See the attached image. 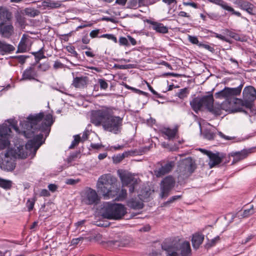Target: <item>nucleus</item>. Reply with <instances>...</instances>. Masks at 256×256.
Returning a JSON list of instances; mask_svg holds the SVG:
<instances>
[{
  "mask_svg": "<svg viewBox=\"0 0 256 256\" xmlns=\"http://www.w3.org/2000/svg\"><path fill=\"white\" fill-rule=\"evenodd\" d=\"M54 122L52 114H48L44 115V112H41L30 114L26 120L20 121V125L23 129L22 132L14 124L9 126L11 128H12L17 133L26 138L34 137L32 140L28 141V145H38V146H40L42 144L43 134L42 132L48 134Z\"/></svg>",
  "mask_w": 256,
  "mask_h": 256,
  "instance_id": "obj_1",
  "label": "nucleus"
},
{
  "mask_svg": "<svg viewBox=\"0 0 256 256\" xmlns=\"http://www.w3.org/2000/svg\"><path fill=\"white\" fill-rule=\"evenodd\" d=\"M91 122L96 126H102L104 130L116 134L121 132L123 118L114 116L110 108H106L92 112Z\"/></svg>",
  "mask_w": 256,
  "mask_h": 256,
  "instance_id": "obj_2",
  "label": "nucleus"
},
{
  "mask_svg": "<svg viewBox=\"0 0 256 256\" xmlns=\"http://www.w3.org/2000/svg\"><path fill=\"white\" fill-rule=\"evenodd\" d=\"M166 256H190L192 249L190 243L178 238L165 239L161 244Z\"/></svg>",
  "mask_w": 256,
  "mask_h": 256,
  "instance_id": "obj_3",
  "label": "nucleus"
},
{
  "mask_svg": "<svg viewBox=\"0 0 256 256\" xmlns=\"http://www.w3.org/2000/svg\"><path fill=\"white\" fill-rule=\"evenodd\" d=\"M116 179L110 174L101 176L96 183L98 190L103 196L104 199L114 198L118 193L116 185Z\"/></svg>",
  "mask_w": 256,
  "mask_h": 256,
  "instance_id": "obj_4",
  "label": "nucleus"
},
{
  "mask_svg": "<svg viewBox=\"0 0 256 256\" xmlns=\"http://www.w3.org/2000/svg\"><path fill=\"white\" fill-rule=\"evenodd\" d=\"M243 99L235 98L234 99V104L232 106V111L234 112H242L246 114V112L243 110L244 106L248 108H251L253 102L256 99V90L252 86H248L244 88L243 92Z\"/></svg>",
  "mask_w": 256,
  "mask_h": 256,
  "instance_id": "obj_5",
  "label": "nucleus"
},
{
  "mask_svg": "<svg viewBox=\"0 0 256 256\" xmlns=\"http://www.w3.org/2000/svg\"><path fill=\"white\" fill-rule=\"evenodd\" d=\"M126 214V208L120 204H109L103 212L104 218L109 220H120Z\"/></svg>",
  "mask_w": 256,
  "mask_h": 256,
  "instance_id": "obj_6",
  "label": "nucleus"
},
{
  "mask_svg": "<svg viewBox=\"0 0 256 256\" xmlns=\"http://www.w3.org/2000/svg\"><path fill=\"white\" fill-rule=\"evenodd\" d=\"M214 101L212 94L204 96L202 97L197 96L194 98L190 102V106L192 110L196 113L203 108L208 109L210 104Z\"/></svg>",
  "mask_w": 256,
  "mask_h": 256,
  "instance_id": "obj_7",
  "label": "nucleus"
},
{
  "mask_svg": "<svg viewBox=\"0 0 256 256\" xmlns=\"http://www.w3.org/2000/svg\"><path fill=\"white\" fill-rule=\"evenodd\" d=\"M14 159L12 150L2 152L0 154V168L6 171L12 170L16 166Z\"/></svg>",
  "mask_w": 256,
  "mask_h": 256,
  "instance_id": "obj_8",
  "label": "nucleus"
},
{
  "mask_svg": "<svg viewBox=\"0 0 256 256\" xmlns=\"http://www.w3.org/2000/svg\"><path fill=\"white\" fill-rule=\"evenodd\" d=\"M118 174L122 186L129 187V192L132 193L138 183L139 179L134 177L130 173L125 170H118Z\"/></svg>",
  "mask_w": 256,
  "mask_h": 256,
  "instance_id": "obj_9",
  "label": "nucleus"
},
{
  "mask_svg": "<svg viewBox=\"0 0 256 256\" xmlns=\"http://www.w3.org/2000/svg\"><path fill=\"white\" fill-rule=\"evenodd\" d=\"M196 168L194 161L191 158H188L183 160L178 167V170L180 175L184 178L190 176Z\"/></svg>",
  "mask_w": 256,
  "mask_h": 256,
  "instance_id": "obj_10",
  "label": "nucleus"
},
{
  "mask_svg": "<svg viewBox=\"0 0 256 256\" xmlns=\"http://www.w3.org/2000/svg\"><path fill=\"white\" fill-rule=\"evenodd\" d=\"M242 87L243 84H240L237 88H235L226 87L222 90L216 92L215 96L216 98H232L238 96L240 94Z\"/></svg>",
  "mask_w": 256,
  "mask_h": 256,
  "instance_id": "obj_11",
  "label": "nucleus"
},
{
  "mask_svg": "<svg viewBox=\"0 0 256 256\" xmlns=\"http://www.w3.org/2000/svg\"><path fill=\"white\" fill-rule=\"evenodd\" d=\"M12 130L6 124L0 126V150L4 149L10 144Z\"/></svg>",
  "mask_w": 256,
  "mask_h": 256,
  "instance_id": "obj_12",
  "label": "nucleus"
},
{
  "mask_svg": "<svg viewBox=\"0 0 256 256\" xmlns=\"http://www.w3.org/2000/svg\"><path fill=\"white\" fill-rule=\"evenodd\" d=\"M161 183L160 196L164 198L168 197L169 195L170 192L174 186L175 180L172 176H169L164 178Z\"/></svg>",
  "mask_w": 256,
  "mask_h": 256,
  "instance_id": "obj_13",
  "label": "nucleus"
},
{
  "mask_svg": "<svg viewBox=\"0 0 256 256\" xmlns=\"http://www.w3.org/2000/svg\"><path fill=\"white\" fill-rule=\"evenodd\" d=\"M238 7L245 10L250 15L256 14V6L248 1L245 0H235L234 2Z\"/></svg>",
  "mask_w": 256,
  "mask_h": 256,
  "instance_id": "obj_14",
  "label": "nucleus"
},
{
  "mask_svg": "<svg viewBox=\"0 0 256 256\" xmlns=\"http://www.w3.org/2000/svg\"><path fill=\"white\" fill-rule=\"evenodd\" d=\"M99 201L98 196L95 190L89 188L86 190L82 202L86 204H97Z\"/></svg>",
  "mask_w": 256,
  "mask_h": 256,
  "instance_id": "obj_15",
  "label": "nucleus"
},
{
  "mask_svg": "<svg viewBox=\"0 0 256 256\" xmlns=\"http://www.w3.org/2000/svg\"><path fill=\"white\" fill-rule=\"evenodd\" d=\"M175 163L173 161L168 162L164 164H162L161 167L154 170L157 178L162 177L169 173L174 166Z\"/></svg>",
  "mask_w": 256,
  "mask_h": 256,
  "instance_id": "obj_16",
  "label": "nucleus"
},
{
  "mask_svg": "<svg viewBox=\"0 0 256 256\" xmlns=\"http://www.w3.org/2000/svg\"><path fill=\"white\" fill-rule=\"evenodd\" d=\"M146 22L150 24V28L155 30L156 32L165 34L168 32V28L162 23L150 20H148Z\"/></svg>",
  "mask_w": 256,
  "mask_h": 256,
  "instance_id": "obj_17",
  "label": "nucleus"
},
{
  "mask_svg": "<svg viewBox=\"0 0 256 256\" xmlns=\"http://www.w3.org/2000/svg\"><path fill=\"white\" fill-rule=\"evenodd\" d=\"M14 32V27L12 22L0 24V34L2 37L10 38Z\"/></svg>",
  "mask_w": 256,
  "mask_h": 256,
  "instance_id": "obj_18",
  "label": "nucleus"
},
{
  "mask_svg": "<svg viewBox=\"0 0 256 256\" xmlns=\"http://www.w3.org/2000/svg\"><path fill=\"white\" fill-rule=\"evenodd\" d=\"M204 154H206L209 158L210 160L208 164L210 168L220 164L222 162V158L219 156L218 154H214L210 151L205 150H200Z\"/></svg>",
  "mask_w": 256,
  "mask_h": 256,
  "instance_id": "obj_19",
  "label": "nucleus"
},
{
  "mask_svg": "<svg viewBox=\"0 0 256 256\" xmlns=\"http://www.w3.org/2000/svg\"><path fill=\"white\" fill-rule=\"evenodd\" d=\"M31 45L30 40L24 34L19 42L16 52H24L28 51Z\"/></svg>",
  "mask_w": 256,
  "mask_h": 256,
  "instance_id": "obj_20",
  "label": "nucleus"
},
{
  "mask_svg": "<svg viewBox=\"0 0 256 256\" xmlns=\"http://www.w3.org/2000/svg\"><path fill=\"white\" fill-rule=\"evenodd\" d=\"M38 76V74L36 68L34 66H31L26 68L22 74V80H36L38 81L36 78Z\"/></svg>",
  "mask_w": 256,
  "mask_h": 256,
  "instance_id": "obj_21",
  "label": "nucleus"
},
{
  "mask_svg": "<svg viewBox=\"0 0 256 256\" xmlns=\"http://www.w3.org/2000/svg\"><path fill=\"white\" fill-rule=\"evenodd\" d=\"M88 78L86 76H76L74 78L72 85L77 88L84 89L87 86Z\"/></svg>",
  "mask_w": 256,
  "mask_h": 256,
  "instance_id": "obj_22",
  "label": "nucleus"
},
{
  "mask_svg": "<svg viewBox=\"0 0 256 256\" xmlns=\"http://www.w3.org/2000/svg\"><path fill=\"white\" fill-rule=\"evenodd\" d=\"M252 152V149H244L240 152H232V156L234 157L232 164L236 163L246 158Z\"/></svg>",
  "mask_w": 256,
  "mask_h": 256,
  "instance_id": "obj_23",
  "label": "nucleus"
},
{
  "mask_svg": "<svg viewBox=\"0 0 256 256\" xmlns=\"http://www.w3.org/2000/svg\"><path fill=\"white\" fill-rule=\"evenodd\" d=\"M12 14L6 8H0V24L11 22Z\"/></svg>",
  "mask_w": 256,
  "mask_h": 256,
  "instance_id": "obj_24",
  "label": "nucleus"
},
{
  "mask_svg": "<svg viewBox=\"0 0 256 256\" xmlns=\"http://www.w3.org/2000/svg\"><path fill=\"white\" fill-rule=\"evenodd\" d=\"M204 240V236L200 233L193 234L192 242L194 248L198 249Z\"/></svg>",
  "mask_w": 256,
  "mask_h": 256,
  "instance_id": "obj_25",
  "label": "nucleus"
},
{
  "mask_svg": "<svg viewBox=\"0 0 256 256\" xmlns=\"http://www.w3.org/2000/svg\"><path fill=\"white\" fill-rule=\"evenodd\" d=\"M15 48L5 42L0 40V54L4 55L5 54L10 53L14 51Z\"/></svg>",
  "mask_w": 256,
  "mask_h": 256,
  "instance_id": "obj_26",
  "label": "nucleus"
},
{
  "mask_svg": "<svg viewBox=\"0 0 256 256\" xmlns=\"http://www.w3.org/2000/svg\"><path fill=\"white\" fill-rule=\"evenodd\" d=\"M128 206L134 210H140L144 206L143 202L136 198H131L128 202Z\"/></svg>",
  "mask_w": 256,
  "mask_h": 256,
  "instance_id": "obj_27",
  "label": "nucleus"
},
{
  "mask_svg": "<svg viewBox=\"0 0 256 256\" xmlns=\"http://www.w3.org/2000/svg\"><path fill=\"white\" fill-rule=\"evenodd\" d=\"M162 132L168 136V139L172 140L178 133V128L171 129L168 128H164L162 130Z\"/></svg>",
  "mask_w": 256,
  "mask_h": 256,
  "instance_id": "obj_28",
  "label": "nucleus"
},
{
  "mask_svg": "<svg viewBox=\"0 0 256 256\" xmlns=\"http://www.w3.org/2000/svg\"><path fill=\"white\" fill-rule=\"evenodd\" d=\"M214 102H212V104H210V106L208 107V110L210 112L216 114V115H220L222 114V110H224L222 108V104H214Z\"/></svg>",
  "mask_w": 256,
  "mask_h": 256,
  "instance_id": "obj_29",
  "label": "nucleus"
},
{
  "mask_svg": "<svg viewBox=\"0 0 256 256\" xmlns=\"http://www.w3.org/2000/svg\"><path fill=\"white\" fill-rule=\"evenodd\" d=\"M61 2L60 1H53L50 0H46L42 2V5L44 7L50 8H56L60 6Z\"/></svg>",
  "mask_w": 256,
  "mask_h": 256,
  "instance_id": "obj_30",
  "label": "nucleus"
},
{
  "mask_svg": "<svg viewBox=\"0 0 256 256\" xmlns=\"http://www.w3.org/2000/svg\"><path fill=\"white\" fill-rule=\"evenodd\" d=\"M16 154L18 157L24 158L28 156L27 152H26L25 148L24 146H20L14 150V154Z\"/></svg>",
  "mask_w": 256,
  "mask_h": 256,
  "instance_id": "obj_31",
  "label": "nucleus"
},
{
  "mask_svg": "<svg viewBox=\"0 0 256 256\" xmlns=\"http://www.w3.org/2000/svg\"><path fill=\"white\" fill-rule=\"evenodd\" d=\"M148 2L146 0H130L129 2V6L131 8H135L140 6H145L147 4Z\"/></svg>",
  "mask_w": 256,
  "mask_h": 256,
  "instance_id": "obj_32",
  "label": "nucleus"
},
{
  "mask_svg": "<svg viewBox=\"0 0 256 256\" xmlns=\"http://www.w3.org/2000/svg\"><path fill=\"white\" fill-rule=\"evenodd\" d=\"M12 181L0 178V187L6 190H10L12 186Z\"/></svg>",
  "mask_w": 256,
  "mask_h": 256,
  "instance_id": "obj_33",
  "label": "nucleus"
},
{
  "mask_svg": "<svg viewBox=\"0 0 256 256\" xmlns=\"http://www.w3.org/2000/svg\"><path fill=\"white\" fill-rule=\"evenodd\" d=\"M24 11L26 16L32 18H34L40 14L38 10L33 8H27Z\"/></svg>",
  "mask_w": 256,
  "mask_h": 256,
  "instance_id": "obj_34",
  "label": "nucleus"
},
{
  "mask_svg": "<svg viewBox=\"0 0 256 256\" xmlns=\"http://www.w3.org/2000/svg\"><path fill=\"white\" fill-rule=\"evenodd\" d=\"M222 8L229 12H230L232 14L236 15L237 16L240 17L241 14L239 12L234 10L231 6L228 5V3L225 2Z\"/></svg>",
  "mask_w": 256,
  "mask_h": 256,
  "instance_id": "obj_35",
  "label": "nucleus"
},
{
  "mask_svg": "<svg viewBox=\"0 0 256 256\" xmlns=\"http://www.w3.org/2000/svg\"><path fill=\"white\" fill-rule=\"evenodd\" d=\"M190 93L188 88H185L180 90L179 92L176 93V96L180 99H184L186 98Z\"/></svg>",
  "mask_w": 256,
  "mask_h": 256,
  "instance_id": "obj_36",
  "label": "nucleus"
},
{
  "mask_svg": "<svg viewBox=\"0 0 256 256\" xmlns=\"http://www.w3.org/2000/svg\"><path fill=\"white\" fill-rule=\"evenodd\" d=\"M181 198H182V196H180V195L172 196L170 197L168 201L162 203V206H170V205L172 203L174 202L175 201H176L179 199H180Z\"/></svg>",
  "mask_w": 256,
  "mask_h": 256,
  "instance_id": "obj_37",
  "label": "nucleus"
},
{
  "mask_svg": "<svg viewBox=\"0 0 256 256\" xmlns=\"http://www.w3.org/2000/svg\"><path fill=\"white\" fill-rule=\"evenodd\" d=\"M220 236H216L211 240H208V242L206 244L205 248L208 249L214 246L220 241Z\"/></svg>",
  "mask_w": 256,
  "mask_h": 256,
  "instance_id": "obj_38",
  "label": "nucleus"
},
{
  "mask_svg": "<svg viewBox=\"0 0 256 256\" xmlns=\"http://www.w3.org/2000/svg\"><path fill=\"white\" fill-rule=\"evenodd\" d=\"M226 34L228 35L230 37L234 39L235 40H238V41H240V42L242 41V38L238 34H236L234 32L230 31L228 30H226Z\"/></svg>",
  "mask_w": 256,
  "mask_h": 256,
  "instance_id": "obj_39",
  "label": "nucleus"
},
{
  "mask_svg": "<svg viewBox=\"0 0 256 256\" xmlns=\"http://www.w3.org/2000/svg\"><path fill=\"white\" fill-rule=\"evenodd\" d=\"M254 213V206L252 205L250 208L247 210H244L242 212V218H247Z\"/></svg>",
  "mask_w": 256,
  "mask_h": 256,
  "instance_id": "obj_40",
  "label": "nucleus"
},
{
  "mask_svg": "<svg viewBox=\"0 0 256 256\" xmlns=\"http://www.w3.org/2000/svg\"><path fill=\"white\" fill-rule=\"evenodd\" d=\"M80 142V135L77 134L74 136V140L72 142L71 144L69 146V148H74L76 146L78 145L79 142Z\"/></svg>",
  "mask_w": 256,
  "mask_h": 256,
  "instance_id": "obj_41",
  "label": "nucleus"
},
{
  "mask_svg": "<svg viewBox=\"0 0 256 256\" xmlns=\"http://www.w3.org/2000/svg\"><path fill=\"white\" fill-rule=\"evenodd\" d=\"M108 244L110 246H112L114 248H116L120 246H124V244L120 240H110L108 241Z\"/></svg>",
  "mask_w": 256,
  "mask_h": 256,
  "instance_id": "obj_42",
  "label": "nucleus"
},
{
  "mask_svg": "<svg viewBox=\"0 0 256 256\" xmlns=\"http://www.w3.org/2000/svg\"><path fill=\"white\" fill-rule=\"evenodd\" d=\"M36 58V62H39L41 59L45 58L42 49L40 50L38 52L33 54Z\"/></svg>",
  "mask_w": 256,
  "mask_h": 256,
  "instance_id": "obj_43",
  "label": "nucleus"
},
{
  "mask_svg": "<svg viewBox=\"0 0 256 256\" xmlns=\"http://www.w3.org/2000/svg\"><path fill=\"white\" fill-rule=\"evenodd\" d=\"M50 68V64L48 62H44L42 64H40L38 66V68L42 71V72H46Z\"/></svg>",
  "mask_w": 256,
  "mask_h": 256,
  "instance_id": "obj_44",
  "label": "nucleus"
},
{
  "mask_svg": "<svg viewBox=\"0 0 256 256\" xmlns=\"http://www.w3.org/2000/svg\"><path fill=\"white\" fill-rule=\"evenodd\" d=\"M130 153V152H126L122 154L118 155L116 158V160H116V162H120L125 157L128 156Z\"/></svg>",
  "mask_w": 256,
  "mask_h": 256,
  "instance_id": "obj_45",
  "label": "nucleus"
},
{
  "mask_svg": "<svg viewBox=\"0 0 256 256\" xmlns=\"http://www.w3.org/2000/svg\"><path fill=\"white\" fill-rule=\"evenodd\" d=\"M98 82L101 89L105 90L108 88V84L106 82V81L104 80L98 79Z\"/></svg>",
  "mask_w": 256,
  "mask_h": 256,
  "instance_id": "obj_46",
  "label": "nucleus"
},
{
  "mask_svg": "<svg viewBox=\"0 0 256 256\" xmlns=\"http://www.w3.org/2000/svg\"><path fill=\"white\" fill-rule=\"evenodd\" d=\"M35 200H36L35 199H33V200L28 199L27 200L26 206L28 207V210L29 212L32 210L34 206Z\"/></svg>",
  "mask_w": 256,
  "mask_h": 256,
  "instance_id": "obj_47",
  "label": "nucleus"
},
{
  "mask_svg": "<svg viewBox=\"0 0 256 256\" xmlns=\"http://www.w3.org/2000/svg\"><path fill=\"white\" fill-rule=\"evenodd\" d=\"M188 40L191 43L197 44L198 46L200 44V43L199 42L198 38L194 36H188Z\"/></svg>",
  "mask_w": 256,
  "mask_h": 256,
  "instance_id": "obj_48",
  "label": "nucleus"
},
{
  "mask_svg": "<svg viewBox=\"0 0 256 256\" xmlns=\"http://www.w3.org/2000/svg\"><path fill=\"white\" fill-rule=\"evenodd\" d=\"M199 46L208 50L212 52H214V49L213 47H212L211 46L207 44L200 43L199 44Z\"/></svg>",
  "mask_w": 256,
  "mask_h": 256,
  "instance_id": "obj_49",
  "label": "nucleus"
},
{
  "mask_svg": "<svg viewBox=\"0 0 256 256\" xmlns=\"http://www.w3.org/2000/svg\"><path fill=\"white\" fill-rule=\"evenodd\" d=\"M80 182L78 179L68 178L66 180V184L70 185H75Z\"/></svg>",
  "mask_w": 256,
  "mask_h": 256,
  "instance_id": "obj_50",
  "label": "nucleus"
},
{
  "mask_svg": "<svg viewBox=\"0 0 256 256\" xmlns=\"http://www.w3.org/2000/svg\"><path fill=\"white\" fill-rule=\"evenodd\" d=\"M209 2L220 6L222 8L226 2L223 0H208Z\"/></svg>",
  "mask_w": 256,
  "mask_h": 256,
  "instance_id": "obj_51",
  "label": "nucleus"
},
{
  "mask_svg": "<svg viewBox=\"0 0 256 256\" xmlns=\"http://www.w3.org/2000/svg\"><path fill=\"white\" fill-rule=\"evenodd\" d=\"M205 138L208 140H212L214 139L215 134L214 132L210 131L206 132L204 134Z\"/></svg>",
  "mask_w": 256,
  "mask_h": 256,
  "instance_id": "obj_52",
  "label": "nucleus"
},
{
  "mask_svg": "<svg viewBox=\"0 0 256 256\" xmlns=\"http://www.w3.org/2000/svg\"><path fill=\"white\" fill-rule=\"evenodd\" d=\"M68 51L73 54L76 58H78V54L76 51L75 48L74 46H68L67 48Z\"/></svg>",
  "mask_w": 256,
  "mask_h": 256,
  "instance_id": "obj_53",
  "label": "nucleus"
},
{
  "mask_svg": "<svg viewBox=\"0 0 256 256\" xmlns=\"http://www.w3.org/2000/svg\"><path fill=\"white\" fill-rule=\"evenodd\" d=\"M28 56H24L20 55V56H16L14 58H15L17 59L19 62L21 64L24 63L26 58Z\"/></svg>",
  "mask_w": 256,
  "mask_h": 256,
  "instance_id": "obj_54",
  "label": "nucleus"
},
{
  "mask_svg": "<svg viewBox=\"0 0 256 256\" xmlns=\"http://www.w3.org/2000/svg\"><path fill=\"white\" fill-rule=\"evenodd\" d=\"M78 152H74L71 154L67 158V161L68 162H71L73 161L77 156H78Z\"/></svg>",
  "mask_w": 256,
  "mask_h": 256,
  "instance_id": "obj_55",
  "label": "nucleus"
},
{
  "mask_svg": "<svg viewBox=\"0 0 256 256\" xmlns=\"http://www.w3.org/2000/svg\"><path fill=\"white\" fill-rule=\"evenodd\" d=\"M63 67V64L60 61L56 60L54 62V68L55 70L62 68Z\"/></svg>",
  "mask_w": 256,
  "mask_h": 256,
  "instance_id": "obj_56",
  "label": "nucleus"
},
{
  "mask_svg": "<svg viewBox=\"0 0 256 256\" xmlns=\"http://www.w3.org/2000/svg\"><path fill=\"white\" fill-rule=\"evenodd\" d=\"M120 44L126 46L128 44V40L124 37H120L119 40Z\"/></svg>",
  "mask_w": 256,
  "mask_h": 256,
  "instance_id": "obj_57",
  "label": "nucleus"
},
{
  "mask_svg": "<svg viewBox=\"0 0 256 256\" xmlns=\"http://www.w3.org/2000/svg\"><path fill=\"white\" fill-rule=\"evenodd\" d=\"M100 32L99 30H93L90 32V36L92 38H94L96 36H98V34Z\"/></svg>",
  "mask_w": 256,
  "mask_h": 256,
  "instance_id": "obj_58",
  "label": "nucleus"
},
{
  "mask_svg": "<svg viewBox=\"0 0 256 256\" xmlns=\"http://www.w3.org/2000/svg\"><path fill=\"white\" fill-rule=\"evenodd\" d=\"M50 195L49 192L46 189H43L40 192V196H48Z\"/></svg>",
  "mask_w": 256,
  "mask_h": 256,
  "instance_id": "obj_59",
  "label": "nucleus"
},
{
  "mask_svg": "<svg viewBox=\"0 0 256 256\" xmlns=\"http://www.w3.org/2000/svg\"><path fill=\"white\" fill-rule=\"evenodd\" d=\"M48 188L52 192H54L56 190L58 186L55 184H50L48 186Z\"/></svg>",
  "mask_w": 256,
  "mask_h": 256,
  "instance_id": "obj_60",
  "label": "nucleus"
},
{
  "mask_svg": "<svg viewBox=\"0 0 256 256\" xmlns=\"http://www.w3.org/2000/svg\"><path fill=\"white\" fill-rule=\"evenodd\" d=\"M218 134L221 138H224L225 140H232L234 138V137L225 136L222 132H218Z\"/></svg>",
  "mask_w": 256,
  "mask_h": 256,
  "instance_id": "obj_61",
  "label": "nucleus"
},
{
  "mask_svg": "<svg viewBox=\"0 0 256 256\" xmlns=\"http://www.w3.org/2000/svg\"><path fill=\"white\" fill-rule=\"evenodd\" d=\"M84 240L82 237H80L78 238L72 239V244H78L80 241H82Z\"/></svg>",
  "mask_w": 256,
  "mask_h": 256,
  "instance_id": "obj_62",
  "label": "nucleus"
},
{
  "mask_svg": "<svg viewBox=\"0 0 256 256\" xmlns=\"http://www.w3.org/2000/svg\"><path fill=\"white\" fill-rule=\"evenodd\" d=\"M88 132H84L82 138H80V142H83L88 138Z\"/></svg>",
  "mask_w": 256,
  "mask_h": 256,
  "instance_id": "obj_63",
  "label": "nucleus"
},
{
  "mask_svg": "<svg viewBox=\"0 0 256 256\" xmlns=\"http://www.w3.org/2000/svg\"><path fill=\"white\" fill-rule=\"evenodd\" d=\"M106 38L108 40H112L115 42H116L117 39L116 38L113 34H108V36L106 37Z\"/></svg>",
  "mask_w": 256,
  "mask_h": 256,
  "instance_id": "obj_64",
  "label": "nucleus"
}]
</instances>
